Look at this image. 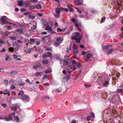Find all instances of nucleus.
<instances>
[{
    "label": "nucleus",
    "mask_w": 123,
    "mask_h": 123,
    "mask_svg": "<svg viewBox=\"0 0 123 123\" xmlns=\"http://www.w3.org/2000/svg\"><path fill=\"white\" fill-rule=\"evenodd\" d=\"M75 33L76 36L72 37H71L72 39H74L77 43H79L82 37L78 32H76Z\"/></svg>",
    "instance_id": "obj_1"
},
{
    "label": "nucleus",
    "mask_w": 123,
    "mask_h": 123,
    "mask_svg": "<svg viewBox=\"0 0 123 123\" xmlns=\"http://www.w3.org/2000/svg\"><path fill=\"white\" fill-rule=\"evenodd\" d=\"M15 114V113L14 112L12 113L9 114L8 117H6L4 118L5 121H12V118L14 117Z\"/></svg>",
    "instance_id": "obj_2"
},
{
    "label": "nucleus",
    "mask_w": 123,
    "mask_h": 123,
    "mask_svg": "<svg viewBox=\"0 0 123 123\" xmlns=\"http://www.w3.org/2000/svg\"><path fill=\"white\" fill-rule=\"evenodd\" d=\"M6 16H3L2 17L0 18L1 20L2 24V25L7 24L8 22L6 21L5 20L6 19Z\"/></svg>",
    "instance_id": "obj_3"
},
{
    "label": "nucleus",
    "mask_w": 123,
    "mask_h": 123,
    "mask_svg": "<svg viewBox=\"0 0 123 123\" xmlns=\"http://www.w3.org/2000/svg\"><path fill=\"white\" fill-rule=\"evenodd\" d=\"M52 54L49 52H46L43 55V58H46L48 57H50L51 55Z\"/></svg>",
    "instance_id": "obj_4"
},
{
    "label": "nucleus",
    "mask_w": 123,
    "mask_h": 123,
    "mask_svg": "<svg viewBox=\"0 0 123 123\" xmlns=\"http://www.w3.org/2000/svg\"><path fill=\"white\" fill-rule=\"evenodd\" d=\"M18 81L17 80H14L13 79H11L9 81V82L10 83L12 84L13 85H18Z\"/></svg>",
    "instance_id": "obj_5"
},
{
    "label": "nucleus",
    "mask_w": 123,
    "mask_h": 123,
    "mask_svg": "<svg viewBox=\"0 0 123 123\" xmlns=\"http://www.w3.org/2000/svg\"><path fill=\"white\" fill-rule=\"evenodd\" d=\"M43 101L45 102H47L50 101V98L48 96H45L43 98Z\"/></svg>",
    "instance_id": "obj_6"
},
{
    "label": "nucleus",
    "mask_w": 123,
    "mask_h": 123,
    "mask_svg": "<svg viewBox=\"0 0 123 123\" xmlns=\"http://www.w3.org/2000/svg\"><path fill=\"white\" fill-rule=\"evenodd\" d=\"M83 2V0H75L74 3L76 5H80Z\"/></svg>",
    "instance_id": "obj_7"
},
{
    "label": "nucleus",
    "mask_w": 123,
    "mask_h": 123,
    "mask_svg": "<svg viewBox=\"0 0 123 123\" xmlns=\"http://www.w3.org/2000/svg\"><path fill=\"white\" fill-rule=\"evenodd\" d=\"M70 73L71 72L75 70L76 68V67L74 66V65L70 64Z\"/></svg>",
    "instance_id": "obj_8"
},
{
    "label": "nucleus",
    "mask_w": 123,
    "mask_h": 123,
    "mask_svg": "<svg viewBox=\"0 0 123 123\" xmlns=\"http://www.w3.org/2000/svg\"><path fill=\"white\" fill-rule=\"evenodd\" d=\"M110 46L111 47H112V45L110 46L109 45H108L105 46L103 47V50L104 51H106L110 48Z\"/></svg>",
    "instance_id": "obj_9"
},
{
    "label": "nucleus",
    "mask_w": 123,
    "mask_h": 123,
    "mask_svg": "<svg viewBox=\"0 0 123 123\" xmlns=\"http://www.w3.org/2000/svg\"><path fill=\"white\" fill-rule=\"evenodd\" d=\"M91 55L90 54H88L86 55V57L85 58L86 61L87 62L89 61V59L91 57Z\"/></svg>",
    "instance_id": "obj_10"
},
{
    "label": "nucleus",
    "mask_w": 123,
    "mask_h": 123,
    "mask_svg": "<svg viewBox=\"0 0 123 123\" xmlns=\"http://www.w3.org/2000/svg\"><path fill=\"white\" fill-rule=\"evenodd\" d=\"M10 92L7 90L6 89L3 91V94L5 95H7L8 96H9L10 94Z\"/></svg>",
    "instance_id": "obj_11"
},
{
    "label": "nucleus",
    "mask_w": 123,
    "mask_h": 123,
    "mask_svg": "<svg viewBox=\"0 0 123 123\" xmlns=\"http://www.w3.org/2000/svg\"><path fill=\"white\" fill-rule=\"evenodd\" d=\"M114 49V48L111 49L110 50H108L106 51V53L108 54H111L113 52Z\"/></svg>",
    "instance_id": "obj_12"
},
{
    "label": "nucleus",
    "mask_w": 123,
    "mask_h": 123,
    "mask_svg": "<svg viewBox=\"0 0 123 123\" xmlns=\"http://www.w3.org/2000/svg\"><path fill=\"white\" fill-rule=\"evenodd\" d=\"M28 97V96L26 95H23L21 96L22 98L24 100H25L27 99Z\"/></svg>",
    "instance_id": "obj_13"
},
{
    "label": "nucleus",
    "mask_w": 123,
    "mask_h": 123,
    "mask_svg": "<svg viewBox=\"0 0 123 123\" xmlns=\"http://www.w3.org/2000/svg\"><path fill=\"white\" fill-rule=\"evenodd\" d=\"M70 64H72L73 65H74V66L76 64V61L75 60H70Z\"/></svg>",
    "instance_id": "obj_14"
},
{
    "label": "nucleus",
    "mask_w": 123,
    "mask_h": 123,
    "mask_svg": "<svg viewBox=\"0 0 123 123\" xmlns=\"http://www.w3.org/2000/svg\"><path fill=\"white\" fill-rule=\"evenodd\" d=\"M69 79V75H68L67 76H65L64 78H63V80L64 81L68 80Z\"/></svg>",
    "instance_id": "obj_15"
},
{
    "label": "nucleus",
    "mask_w": 123,
    "mask_h": 123,
    "mask_svg": "<svg viewBox=\"0 0 123 123\" xmlns=\"http://www.w3.org/2000/svg\"><path fill=\"white\" fill-rule=\"evenodd\" d=\"M42 63L44 65L47 64H48V60L46 59L43 60L42 61Z\"/></svg>",
    "instance_id": "obj_16"
},
{
    "label": "nucleus",
    "mask_w": 123,
    "mask_h": 123,
    "mask_svg": "<svg viewBox=\"0 0 123 123\" xmlns=\"http://www.w3.org/2000/svg\"><path fill=\"white\" fill-rule=\"evenodd\" d=\"M49 86V84L48 83H46L44 84V88L45 89H48L49 88L48 87Z\"/></svg>",
    "instance_id": "obj_17"
},
{
    "label": "nucleus",
    "mask_w": 123,
    "mask_h": 123,
    "mask_svg": "<svg viewBox=\"0 0 123 123\" xmlns=\"http://www.w3.org/2000/svg\"><path fill=\"white\" fill-rule=\"evenodd\" d=\"M23 0H20V1H18L17 5L18 6H21L22 5V2Z\"/></svg>",
    "instance_id": "obj_18"
},
{
    "label": "nucleus",
    "mask_w": 123,
    "mask_h": 123,
    "mask_svg": "<svg viewBox=\"0 0 123 123\" xmlns=\"http://www.w3.org/2000/svg\"><path fill=\"white\" fill-rule=\"evenodd\" d=\"M56 41L57 42L60 43V44L62 43L61 38V37H59L57 38L56 39Z\"/></svg>",
    "instance_id": "obj_19"
},
{
    "label": "nucleus",
    "mask_w": 123,
    "mask_h": 123,
    "mask_svg": "<svg viewBox=\"0 0 123 123\" xmlns=\"http://www.w3.org/2000/svg\"><path fill=\"white\" fill-rule=\"evenodd\" d=\"M32 26L31 27V28L30 29V30H33L36 28V26L32 25Z\"/></svg>",
    "instance_id": "obj_20"
},
{
    "label": "nucleus",
    "mask_w": 123,
    "mask_h": 123,
    "mask_svg": "<svg viewBox=\"0 0 123 123\" xmlns=\"http://www.w3.org/2000/svg\"><path fill=\"white\" fill-rule=\"evenodd\" d=\"M45 29L46 30H52L51 27L49 25H47L46 26Z\"/></svg>",
    "instance_id": "obj_21"
},
{
    "label": "nucleus",
    "mask_w": 123,
    "mask_h": 123,
    "mask_svg": "<svg viewBox=\"0 0 123 123\" xmlns=\"http://www.w3.org/2000/svg\"><path fill=\"white\" fill-rule=\"evenodd\" d=\"M35 7L39 9H40L42 8V6L41 5L39 4L36 5Z\"/></svg>",
    "instance_id": "obj_22"
},
{
    "label": "nucleus",
    "mask_w": 123,
    "mask_h": 123,
    "mask_svg": "<svg viewBox=\"0 0 123 123\" xmlns=\"http://www.w3.org/2000/svg\"><path fill=\"white\" fill-rule=\"evenodd\" d=\"M115 25V24H113L111 25H109V27H108L107 29H110L112 28L113 27H114Z\"/></svg>",
    "instance_id": "obj_23"
},
{
    "label": "nucleus",
    "mask_w": 123,
    "mask_h": 123,
    "mask_svg": "<svg viewBox=\"0 0 123 123\" xmlns=\"http://www.w3.org/2000/svg\"><path fill=\"white\" fill-rule=\"evenodd\" d=\"M9 73L12 75H13L17 74V72L16 71L12 70Z\"/></svg>",
    "instance_id": "obj_24"
},
{
    "label": "nucleus",
    "mask_w": 123,
    "mask_h": 123,
    "mask_svg": "<svg viewBox=\"0 0 123 123\" xmlns=\"http://www.w3.org/2000/svg\"><path fill=\"white\" fill-rule=\"evenodd\" d=\"M60 44V43L57 42L54 43V45L55 47H58L59 45Z\"/></svg>",
    "instance_id": "obj_25"
},
{
    "label": "nucleus",
    "mask_w": 123,
    "mask_h": 123,
    "mask_svg": "<svg viewBox=\"0 0 123 123\" xmlns=\"http://www.w3.org/2000/svg\"><path fill=\"white\" fill-rule=\"evenodd\" d=\"M65 30V29H61L60 28H58L57 29V32L64 31Z\"/></svg>",
    "instance_id": "obj_26"
},
{
    "label": "nucleus",
    "mask_w": 123,
    "mask_h": 123,
    "mask_svg": "<svg viewBox=\"0 0 123 123\" xmlns=\"http://www.w3.org/2000/svg\"><path fill=\"white\" fill-rule=\"evenodd\" d=\"M42 74L43 73L42 72H37L36 74H35V75L37 76H38L39 75L41 76V74Z\"/></svg>",
    "instance_id": "obj_27"
},
{
    "label": "nucleus",
    "mask_w": 123,
    "mask_h": 123,
    "mask_svg": "<svg viewBox=\"0 0 123 123\" xmlns=\"http://www.w3.org/2000/svg\"><path fill=\"white\" fill-rule=\"evenodd\" d=\"M17 109V107L16 106H13L11 108V110L14 111H16Z\"/></svg>",
    "instance_id": "obj_28"
},
{
    "label": "nucleus",
    "mask_w": 123,
    "mask_h": 123,
    "mask_svg": "<svg viewBox=\"0 0 123 123\" xmlns=\"http://www.w3.org/2000/svg\"><path fill=\"white\" fill-rule=\"evenodd\" d=\"M8 83V81L7 80H4V84L7 86Z\"/></svg>",
    "instance_id": "obj_29"
},
{
    "label": "nucleus",
    "mask_w": 123,
    "mask_h": 123,
    "mask_svg": "<svg viewBox=\"0 0 123 123\" xmlns=\"http://www.w3.org/2000/svg\"><path fill=\"white\" fill-rule=\"evenodd\" d=\"M28 17L30 19H33L35 18V17L33 15H29L28 16Z\"/></svg>",
    "instance_id": "obj_30"
},
{
    "label": "nucleus",
    "mask_w": 123,
    "mask_h": 123,
    "mask_svg": "<svg viewBox=\"0 0 123 123\" xmlns=\"http://www.w3.org/2000/svg\"><path fill=\"white\" fill-rule=\"evenodd\" d=\"M68 63V62L67 61H64L63 62V65L64 66H66Z\"/></svg>",
    "instance_id": "obj_31"
},
{
    "label": "nucleus",
    "mask_w": 123,
    "mask_h": 123,
    "mask_svg": "<svg viewBox=\"0 0 123 123\" xmlns=\"http://www.w3.org/2000/svg\"><path fill=\"white\" fill-rule=\"evenodd\" d=\"M55 11L57 13L60 14V9L59 8H56L55 9Z\"/></svg>",
    "instance_id": "obj_32"
},
{
    "label": "nucleus",
    "mask_w": 123,
    "mask_h": 123,
    "mask_svg": "<svg viewBox=\"0 0 123 123\" xmlns=\"http://www.w3.org/2000/svg\"><path fill=\"white\" fill-rule=\"evenodd\" d=\"M109 82L108 81H106L103 83V85L105 86H107L108 85Z\"/></svg>",
    "instance_id": "obj_33"
},
{
    "label": "nucleus",
    "mask_w": 123,
    "mask_h": 123,
    "mask_svg": "<svg viewBox=\"0 0 123 123\" xmlns=\"http://www.w3.org/2000/svg\"><path fill=\"white\" fill-rule=\"evenodd\" d=\"M78 52V49H76L73 51V54H77Z\"/></svg>",
    "instance_id": "obj_34"
},
{
    "label": "nucleus",
    "mask_w": 123,
    "mask_h": 123,
    "mask_svg": "<svg viewBox=\"0 0 123 123\" xmlns=\"http://www.w3.org/2000/svg\"><path fill=\"white\" fill-rule=\"evenodd\" d=\"M105 19V17H103L101 19V21L100 22L101 23H102L104 22Z\"/></svg>",
    "instance_id": "obj_35"
},
{
    "label": "nucleus",
    "mask_w": 123,
    "mask_h": 123,
    "mask_svg": "<svg viewBox=\"0 0 123 123\" xmlns=\"http://www.w3.org/2000/svg\"><path fill=\"white\" fill-rule=\"evenodd\" d=\"M56 90L57 92H62V89L61 88H59L56 89Z\"/></svg>",
    "instance_id": "obj_36"
},
{
    "label": "nucleus",
    "mask_w": 123,
    "mask_h": 123,
    "mask_svg": "<svg viewBox=\"0 0 123 123\" xmlns=\"http://www.w3.org/2000/svg\"><path fill=\"white\" fill-rule=\"evenodd\" d=\"M14 50V49L12 47H11L8 48V50L9 51L11 52H13Z\"/></svg>",
    "instance_id": "obj_37"
},
{
    "label": "nucleus",
    "mask_w": 123,
    "mask_h": 123,
    "mask_svg": "<svg viewBox=\"0 0 123 123\" xmlns=\"http://www.w3.org/2000/svg\"><path fill=\"white\" fill-rule=\"evenodd\" d=\"M48 76L47 75H45L43 77V81H45V80H47V79Z\"/></svg>",
    "instance_id": "obj_38"
},
{
    "label": "nucleus",
    "mask_w": 123,
    "mask_h": 123,
    "mask_svg": "<svg viewBox=\"0 0 123 123\" xmlns=\"http://www.w3.org/2000/svg\"><path fill=\"white\" fill-rule=\"evenodd\" d=\"M24 93V92L22 91H20L18 93V95H21Z\"/></svg>",
    "instance_id": "obj_39"
},
{
    "label": "nucleus",
    "mask_w": 123,
    "mask_h": 123,
    "mask_svg": "<svg viewBox=\"0 0 123 123\" xmlns=\"http://www.w3.org/2000/svg\"><path fill=\"white\" fill-rule=\"evenodd\" d=\"M13 118H14V120H15V121H18V120H19V118L17 116L15 117L14 116Z\"/></svg>",
    "instance_id": "obj_40"
},
{
    "label": "nucleus",
    "mask_w": 123,
    "mask_h": 123,
    "mask_svg": "<svg viewBox=\"0 0 123 123\" xmlns=\"http://www.w3.org/2000/svg\"><path fill=\"white\" fill-rule=\"evenodd\" d=\"M35 64L36 65V66L38 67L40 66V64L38 61H37L36 62Z\"/></svg>",
    "instance_id": "obj_41"
},
{
    "label": "nucleus",
    "mask_w": 123,
    "mask_h": 123,
    "mask_svg": "<svg viewBox=\"0 0 123 123\" xmlns=\"http://www.w3.org/2000/svg\"><path fill=\"white\" fill-rule=\"evenodd\" d=\"M30 4V3L29 1H28L27 2L25 3V5H26L25 7L27 8Z\"/></svg>",
    "instance_id": "obj_42"
},
{
    "label": "nucleus",
    "mask_w": 123,
    "mask_h": 123,
    "mask_svg": "<svg viewBox=\"0 0 123 123\" xmlns=\"http://www.w3.org/2000/svg\"><path fill=\"white\" fill-rule=\"evenodd\" d=\"M54 15L55 18H58L60 16V14L57 13V14H56L55 13L54 14Z\"/></svg>",
    "instance_id": "obj_43"
},
{
    "label": "nucleus",
    "mask_w": 123,
    "mask_h": 123,
    "mask_svg": "<svg viewBox=\"0 0 123 123\" xmlns=\"http://www.w3.org/2000/svg\"><path fill=\"white\" fill-rule=\"evenodd\" d=\"M27 26L28 27V29L30 30V26L32 25V24L31 23L27 24Z\"/></svg>",
    "instance_id": "obj_44"
},
{
    "label": "nucleus",
    "mask_w": 123,
    "mask_h": 123,
    "mask_svg": "<svg viewBox=\"0 0 123 123\" xmlns=\"http://www.w3.org/2000/svg\"><path fill=\"white\" fill-rule=\"evenodd\" d=\"M9 38L11 40H15L16 39V38L14 36L10 37Z\"/></svg>",
    "instance_id": "obj_45"
},
{
    "label": "nucleus",
    "mask_w": 123,
    "mask_h": 123,
    "mask_svg": "<svg viewBox=\"0 0 123 123\" xmlns=\"http://www.w3.org/2000/svg\"><path fill=\"white\" fill-rule=\"evenodd\" d=\"M73 48V49L74 50H75L76 49H78L77 46L75 44H74V45Z\"/></svg>",
    "instance_id": "obj_46"
},
{
    "label": "nucleus",
    "mask_w": 123,
    "mask_h": 123,
    "mask_svg": "<svg viewBox=\"0 0 123 123\" xmlns=\"http://www.w3.org/2000/svg\"><path fill=\"white\" fill-rule=\"evenodd\" d=\"M47 37V36H45L44 37H41V40L42 41H43L45 40V38Z\"/></svg>",
    "instance_id": "obj_47"
},
{
    "label": "nucleus",
    "mask_w": 123,
    "mask_h": 123,
    "mask_svg": "<svg viewBox=\"0 0 123 123\" xmlns=\"http://www.w3.org/2000/svg\"><path fill=\"white\" fill-rule=\"evenodd\" d=\"M85 86L86 88H88L90 87L91 86V85L90 84H85Z\"/></svg>",
    "instance_id": "obj_48"
},
{
    "label": "nucleus",
    "mask_w": 123,
    "mask_h": 123,
    "mask_svg": "<svg viewBox=\"0 0 123 123\" xmlns=\"http://www.w3.org/2000/svg\"><path fill=\"white\" fill-rule=\"evenodd\" d=\"M27 10L25 8L21 9H20V11L21 12H24L26 11Z\"/></svg>",
    "instance_id": "obj_49"
},
{
    "label": "nucleus",
    "mask_w": 123,
    "mask_h": 123,
    "mask_svg": "<svg viewBox=\"0 0 123 123\" xmlns=\"http://www.w3.org/2000/svg\"><path fill=\"white\" fill-rule=\"evenodd\" d=\"M35 6H29L31 10H32L34 9L35 8Z\"/></svg>",
    "instance_id": "obj_50"
},
{
    "label": "nucleus",
    "mask_w": 123,
    "mask_h": 123,
    "mask_svg": "<svg viewBox=\"0 0 123 123\" xmlns=\"http://www.w3.org/2000/svg\"><path fill=\"white\" fill-rule=\"evenodd\" d=\"M30 41L31 42L33 43L35 42V39L34 38H31L30 40Z\"/></svg>",
    "instance_id": "obj_51"
},
{
    "label": "nucleus",
    "mask_w": 123,
    "mask_h": 123,
    "mask_svg": "<svg viewBox=\"0 0 123 123\" xmlns=\"http://www.w3.org/2000/svg\"><path fill=\"white\" fill-rule=\"evenodd\" d=\"M19 82L18 81V84L17 85H19L20 86H23L25 84L24 83H21L20 84L19 83Z\"/></svg>",
    "instance_id": "obj_52"
},
{
    "label": "nucleus",
    "mask_w": 123,
    "mask_h": 123,
    "mask_svg": "<svg viewBox=\"0 0 123 123\" xmlns=\"http://www.w3.org/2000/svg\"><path fill=\"white\" fill-rule=\"evenodd\" d=\"M91 118V117L90 116H88L86 118V120L87 121H89Z\"/></svg>",
    "instance_id": "obj_53"
},
{
    "label": "nucleus",
    "mask_w": 123,
    "mask_h": 123,
    "mask_svg": "<svg viewBox=\"0 0 123 123\" xmlns=\"http://www.w3.org/2000/svg\"><path fill=\"white\" fill-rule=\"evenodd\" d=\"M51 72V71L49 70H46L45 72L46 73H50Z\"/></svg>",
    "instance_id": "obj_54"
},
{
    "label": "nucleus",
    "mask_w": 123,
    "mask_h": 123,
    "mask_svg": "<svg viewBox=\"0 0 123 123\" xmlns=\"http://www.w3.org/2000/svg\"><path fill=\"white\" fill-rule=\"evenodd\" d=\"M17 31L20 33H22L23 32V30L22 29H19Z\"/></svg>",
    "instance_id": "obj_55"
},
{
    "label": "nucleus",
    "mask_w": 123,
    "mask_h": 123,
    "mask_svg": "<svg viewBox=\"0 0 123 123\" xmlns=\"http://www.w3.org/2000/svg\"><path fill=\"white\" fill-rule=\"evenodd\" d=\"M15 88V86L13 85H12L11 86L10 88L11 90H13Z\"/></svg>",
    "instance_id": "obj_56"
},
{
    "label": "nucleus",
    "mask_w": 123,
    "mask_h": 123,
    "mask_svg": "<svg viewBox=\"0 0 123 123\" xmlns=\"http://www.w3.org/2000/svg\"><path fill=\"white\" fill-rule=\"evenodd\" d=\"M70 11L72 12L74 11V10L73 8L70 6Z\"/></svg>",
    "instance_id": "obj_57"
},
{
    "label": "nucleus",
    "mask_w": 123,
    "mask_h": 123,
    "mask_svg": "<svg viewBox=\"0 0 123 123\" xmlns=\"http://www.w3.org/2000/svg\"><path fill=\"white\" fill-rule=\"evenodd\" d=\"M2 106L4 108H5L7 106V105L5 104H2Z\"/></svg>",
    "instance_id": "obj_58"
},
{
    "label": "nucleus",
    "mask_w": 123,
    "mask_h": 123,
    "mask_svg": "<svg viewBox=\"0 0 123 123\" xmlns=\"http://www.w3.org/2000/svg\"><path fill=\"white\" fill-rule=\"evenodd\" d=\"M122 90V89H118L116 91L117 93H119Z\"/></svg>",
    "instance_id": "obj_59"
},
{
    "label": "nucleus",
    "mask_w": 123,
    "mask_h": 123,
    "mask_svg": "<svg viewBox=\"0 0 123 123\" xmlns=\"http://www.w3.org/2000/svg\"><path fill=\"white\" fill-rule=\"evenodd\" d=\"M9 56H8L7 55H6V57L5 58V60L6 61H7L8 59L9 58Z\"/></svg>",
    "instance_id": "obj_60"
},
{
    "label": "nucleus",
    "mask_w": 123,
    "mask_h": 123,
    "mask_svg": "<svg viewBox=\"0 0 123 123\" xmlns=\"http://www.w3.org/2000/svg\"><path fill=\"white\" fill-rule=\"evenodd\" d=\"M6 51L5 49L3 48L1 50H0V52H4Z\"/></svg>",
    "instance_id": "obj_61"
},
{
    "label": "nucleus",
    "mask_w": 123,
    "mask_h": 123,
    "mask_svg": "<svg viewBox=\"0 0 123 123\" xmlns=\"http://www.w3.org/2000/svg\"><path fill=\"white\" fill-rule=\"evenodd\" d=\"M0 43L2 44H5V43L1 39H0Z\"/></svg>",
    "instance_id": "obj_62"
},
{
    "label": "nucleus",
    "mask_w": 123,
    "mask_h": 123,
    "mask_svg": "<svg viewBox=\"0 0 123 123\" xmlns=\"http://www.w3.org/2000/svg\"><path fill=\"white\" fill-rule=\"evenodd\" d=\"M36 49V47L34 46L33 47L31 48L30 49V48L29 49L30 50H34V49Z\"/></svg>",
    "instance_id": "obj_63"
},
{
    "label": "nucleus",
    "mask_w": 123,
    "mask_h": 123,
    "mask_svg": "<svg viewBox=\"0 0 123 123\" xmlns=\"http://www.w3.org/2000/svg\"><path fill=\"white\" fill-rule=\"evenodd\" d=\"M13 58L16 59L17 58L18 55H13Z\"/></svg>",
    "instance_id": "obj_64"
}]
</instances>
